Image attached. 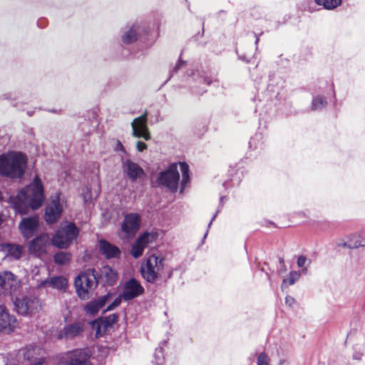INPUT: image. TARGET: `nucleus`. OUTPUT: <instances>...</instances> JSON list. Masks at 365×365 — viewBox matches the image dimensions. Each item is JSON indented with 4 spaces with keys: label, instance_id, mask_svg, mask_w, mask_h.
<instances>
[{
    "label": "nucleus",
    "instance_id": "1",
    "mask_svg": "<svg viewBox=\"0 0 365 365\" xmlns=\"http://www.w3.org/2000/svg\"><path fill=\"white\" fill-rule=\"evenodd\" d=\"M44 200L41 179L36 175L33 182L22 189L16 196L10 197L13 208L19 214H26L30 208L38 209Z\"/></svg>",
    "mask_w": 365,
    "mask_h": 365
},
{
    "label": "nucleus",
    "instance_id": "2",
    "mask_svg": "<svg viewBox=\"0 0 365 365\" xmlns=\"http://www.w3.org/2000/svg\"><path fill=\"white\" fill-rule=\"evenodd\" d=\"M27 163L25 155L9 152L0 155V175L10 178H20L24 173Z\"/></svg>",
    "mask_w": 365,
    "mask_h": 365
},
{
    "label": "nucleus",
    "instance_id": "3",
    "mask_svg": "<svg viewBox=\"0 0 365 365\" xmlns=\"http://www.w3.org/2000/svg\"><path fill=\"white\" fill-rule=\"evenodd\" d=\"M74 283L78 296L82 299H88L90 292L96 289L98 283L95 269H89L81 273Z\"/></svg>",
    "mask_w": 365,
    "mask_h": 365
},
{
    "label": "nucleus",
    "instance_id": "4",
    "mask_svg": "<svg viewBox=\"0 0 365 365\" xmlns=\"http://www.w3.org/2000/svg\"><path fill=\"white\" fill-rule=\"evenodd\" d=\"M78 233L79 230L74 223L66 222L56 231L51 239V243L61 249L67 248L77 238Z\"/></svg>",
    "mask_w": 365,
    "mask_h": 365
},
{
    "label": "nucleus",
    "instance_id": "5",
    "mask_svg": "<svg viewBox=\"0 0 365 365\" xmlns=\"http://www.w3.org/2000/svg\"><path fill=\"white\" fill-rule=\"evenodd\" d=\"M163 269V262L161 258L156 255H150L143 263L140 272L143 277L148 282H154L160 276Z\"/></svg>",
    "mask_w": 365,
    "mask_h": 365
},
{
    "label": "nucleus",
    "instance_id": "6",
    "mask_svg": "<svg viewBox=\"0 0 365 365\" xmlns=\"http://www.w3.org/2000/svg\"><path fill=\"white\" fill-rule=\"evenodd\" d=\"M21 280L10 271L0 272V289L11 297L15 296L20 292Z\"/></svg>",
    "mask_w": 365,
    "mask_h": 365
},
{
    "label": "nucleus",
    "instance_id": "7",
    "mask_svg": "<svg viewBox=\"0 0 365 365\" xmlns=\"http://www.w3.org/2000/svg\"><path fill=\"white\" fill-rule=\"evenodd\" d=\"M179 179L178 165L176 163H173L169 166L166 171L161 173L159 182L168 187L171 192H175L178 189Z\"/></svg>",
    "mask_w": 365,
    "mask_h": 365
},
{
    "label": "nucleus",
    "instance_id": "8",
    "mask_svg": "<svg viewBox=\"0 0 365 365\" xmlns=\"http://www.w3.org/2000/svg\"><path fill=\"white\" fill-rule=\"evenodd\" d=\"M63 212V205L61 202V195L56 193L52 197L51 202L46 207L45 220L47 223H55L61 217Z\"/></svg>",
    "mask_w": 365,
    "mask_h": 365
},
{
    "label": "nucleus",
    "instance_id": "9",
    "mask_svg": "<svg viewBox=\"0 0 365 365\" xmlns=\"http://www.w3.org/2000/svg\"><path fill=\"white\" fill-rule=\"evenodd\" d=\"M147 123V112H145L141 116L135 118L131 123L133 136L136 138H143L145 140H149L151 138V136Z\"/></svg>",
    "mask_w": 365,
    "mask_h": 365
},
{
    "label": "nucleus",
    "instance_id": "10",
    "mask_svg": "<svg viewBox=\"0 0 365 365\" xmlns=\"http://www.w3.org/2000/svg\"><path fill=\"white\" fill-rule=\"evenodd\" d=\"M155 233L144 232L140 235L132 246L131 255L134 258L142 256L143 251L148 245L156 239Z\"/></svg>",
    "mask_w": 365,
    "mask_h": 365
},
{
    "label": "nucleus",
    "instance_id": "11",
    "mask_svg": "<svg viewBox=\"0 0 365 365\" xmlns=\"http://www.w3.org/2000/svg\"><path fill=\"white\" fill-rule=\"evenodd\" d=\"M144 292V288L135 279H130L124 283L121 297L125 301L138 297Z\"/></svg>",
    "mask_w": 365,
    "mask_h": 365
},
{
    "label": "nucleus",
    "instance_id": "12",
    "mask_svg": "<svg viewBox=\"0 0 365 365\" xmlns=\"http://www.w3.org/2000/svg\"><path fill=\"white\" fill-rule=\"evenodd\" d=\"M140 217L137 213H130L125 216L121 230L126 237L135 235L140 228Z\"/></svg>",
    "mask_w": 365,
    "mask_h": 365
},
{
    "label": "nucleus",
    "instance_id": "13",
    "mask_svg": "<svg viewBox=\"0 0 365 365\" xmlns=\"http://www.w3.org/2000/svg\"><path fill=\"white\" fill-rule=\"evenodd\" d=\"M38 218L36 216L23 218L19 223V228L26 239L31 237L38 227Z\"/></svg>",
    "mask_w": 365,
    "mask_h": 365
},
{
    "label": "nucleus",
    "instance_id": "14",
    "mask_svg": "<svg viewBox=\"0 0 365 365\" xmlns=\"http://www.w3.org/2000/svg\"><path fill=\"white\" fill-rule=\"evenodd\" d=\"M16 312L23 316L33 312L38 307V302L36 299H29L24 297L16 299L14 301Z\"/></svg>",
    "mask_w": 365,
    "mask_h": 365
},
{
    "label": "nucleus",
    "instance_id": "15",
    "mask_svg": "<svg viewBox=\"0 0 365 365\" xmlns=\"http://www.w3.org/2000/svg\"><path fill=\"white\" fill-rule=\"evenodd\" d=\"M49 236L48 234H41L34 238L29 244V251L30 253L36 255H40L46 252V248L48 244Z\"/></svg>",
    "mask_w": 365,
    "mask_h": 365
},
{
    "label": "nucleus",
    "instance_id": "16",
    "mask_svg": "<svg viewBox=\"0 0 365 365\" xmlns=\"http://www.w3.org/2000/svg\"><path fill=\"white\" fill-rule=\"evenodd\" d=\"M123 170L127 176L135 181L144 175L143 170L135 163L127 160L123 163Z\"/></svg>",
    "mask_w": 365,
    "mask_h": 365
},
{
    "label": "nucleus",
    "instance_id": "17",
    "mask_svg": "<svg viewBox=\"0 0 365 365\" xmlns=\"http://www.w3.org/2000/svg\"><path fill=\"white\" fill-rule=\"evenodd\" d=\"M115 321H89L90 328L95 331L96 337L102 336L110 330Z\"/></svg>",
    "mask_w": 365,
    "mask_h": 365
},
{
    "label": "nucleus",
    "instance_id": "18",
    "mask_svg": "<svg viewBox=\"0 0 365 365\" xmlns=\"http://www.w3.org/2000/svg\"><path fill=\"white\" fill-rule=\"evenodd\" d=\"M99 249L101 252L108 259L117 258L120 255V251L118 247L104 240L99 241Z\"/></svg>",
    "mask_w": 365,
    "mask_h": 365
},
{
    "label": "nucleus",
    "instance_id": "19",
    "mask_svg": "<svg viewBox=\"0 0 365 365\" xmlns=\"http://www.w3.org/2000/svg\"><path fill=\"white\" fill-rule=\"evenodd\" d=\"M82 331V325L79 322L66 326L63 330L56 334L58 339L72 338L77 336Z\"/></svg>",
    "mask_w": 365,
    "mask_h": 365
},
{
    "label": "nucleus",
    "instance_id": "20",
    "mask_svg": "<svg viewBox=\"0 0 365 365\" xmlns=\"http://www.w3.org/2000/svg\"><path fill=\"white\" fill-rule=\"evenodd\" d=\"M68 365H91L88 356L82 350H76L68 354Z\"/></svg>",
    "mask_w": 365,
    "mask_h": 365
},
{
    "label": "nucleus",
    "instance_id": "21",
    "mask_svg": "<svg viewBox=\"0 0 365 365\" xmlns=\"http://www.w3.org/2000/svg\"><path fill=\"white\" fill-rule=\"evenodd\" d=\"M102 280L107 285H113L118 280V273L109 266H104L101 271Z\"/></svg>",
    "mask_w": 365,
    "mask_h": 365
},
{
    "label": "nucleus",
    "instance_id": "22",
    "mask_svg": "<svg viewBox=\"0 0 365 365\" xmlns=\"http://www.w3.org/2000/svg\"><path fill=\"white\" fill-rule=\"evenodd\" d=\"M2 247L7 252V256L14 259H19L23 255L24 247L20 245L6 243L2 245Z\"/></svg>",
    "mask_w": 365,
    "mask_h": 365
},
{
    "label": "nucleus",
    "instance_id": "23",
    "mask_svg": "<svg viewBox=\"0 0 365 365\" xmlns=\"http://www.w3.org/2000/svg\"><path fill=\"white\" fill-rule=\"evenodd\" d=\"M108 297V296L106 295L97 300L89 302L86 307V312L92 316L95 315L101 308L104 307L107 302Z\"/></svg>",
    "mask_w": 365,
    "mask_h": 365
},
{
    "label": "nucleus",
    "instance_id": "24",
    "mask_svg": "<svg viewBox=\"0 0 365 365\" xmlns=\"http://www.w3.org/2000/svg\"><path fill=\"white\" fill-rule=\"evenodd\" d=\"M42 284H48L53 288L64 290L67 287L68 281L63 277H53L48 280L43 281Z\"/></svg>",
    "mask_w": 365,
    "mask_h": 365
},
{
    "label": "nucleus",
    "instance_id": "25",
    "mask_svg": "<svg viewBox=\"0 0 365 365\" xmlns=\"http://www.w3.org/2000/svg\"><path fill=\"white\" fill-rule=\"evenodd\" d=\"M354 237H360L361 240H353L352 239H349L344 245L350 249H356L359 247L365 246V230L361 231L358 234H355Z\"/></svg>",
    "mask_w": 365,
    "mask_h": 365
},
{
    "label": "nucleus",
    "instance_id": "26",
    "mask_svg": "<svg viewBox=\"0 0 365 365\" xmlns=\"http://www.w3.org/2000/svg\"><path fill=\"white\" fill-rule=\"evenodd\" d=\"M319 5L323 6L326 9H333L341 4V0H314Z\"/></svg>",
    "mask_w": 365,
    "mask_h": 365
},
{
    "label": "nucleus",
    "instance_id": "27",
    "mask_svg": "<svg viewBox=\"0 0 365 365\" xmlns=\"http://www.w3.org/2000/svg\"><path fill=\"white\" fill-rule=\"evenodd\" d=\"M180 167L182 172V189H184L189 182V166L185 163H180Z\"/></svg>",
    "mask_w": 365,
    "mask_h": 365
},
{
    "label": "nucleus",
    "instance_id": "28",
    "mask_svg": "<svg viewBox=\"0 0 365 365\" xmlns=\"http://www.w3.org/2000/svg\"><path fill=\"white\" fill-rule=\"evenodd\" d=\"M71 260V255L67 252H59L54 255V261L58 264H65Z\"/></svg>",
    "mask_w": 365,
    "mask_h": 365
},
{
    "label": "nucleus",
    "instance_id": "29",
    "mask_svg": "<svg viewBox=\"0 0 365 365\" xmlns=\"http://www.w3.org/2000/svg\"><path fill=\"white\" fill-rule=\"evenodd\" d=\"M137 28L133 26L125 35L123 36V41L125 43H130L135 41L137 38Z\"/></svg>",
    "mask_w": 365,
    "mask_h": 365
},
{
    "label": "nucleus",
    "instance_id": "30",
    "mask_svg": "<svg viewBox=\"0 0 365 365\" xmlns=\"http://www.w3.org/2000/svg\"><path fill=\"white\" fill-rule=\"evenodd\" d=\"M17 321H0V332L10 333L14 329Z\"/></svg>",
    "mask_w": 365,
    "mask_h": 365
},
{
    "label": "nucleus",
    "instance_id": "31",
    "mask_svg": "<svg viewBox=\"0 0 365 365\" xmlns=\"http://www.w3.org/2000/svg\"><path fill=\"white\" fill-rule=\"evenodd\" d=\"M324 101L321 97H316L314 98L312 102V107L314 110H317L323 107L324 105Z\"/></svg>",
    "mask_w": 365,
    "mask_h": 365
},
{
    "label": "nucleus",
    "instance_id": "32",
    "mask_svg": "<svg viewBox=\"0 0 365 365\" xmlns=\"http://www.w3.org/2000/svg\"><path fill=\"white\" fill-rule=\"evenodd\" d=\"M269 361L267 355L264 353H262L257 360V365H268Z\"/></svg>",
    "mask_w": 365,
    "mask_h": 365
},
{
    "label": "nucleus",
    "instance_id": "33",
    "mask_svg": "<svg viewBox=\"0 0 365 365\" xmlns=\"http://www.w3.org/2000/svg\"><path fill=\"white\" fill-rule=\"evenodd\" d=\"M9 312L4 305H0V319H6L9 318Z\"/></svg>",
    "mask_w": 365,
    "mask_h": 365
},
{
    "label": "nucleus",
    "instance_id": "34",
    "mask_svg": "<svg viewBox=\"0 0 365 365\" xmlns=\"http://www.w3.org/2000/svg\"><path fill=\"white\" fill-rule=\"evenodd\" d=\"M122 298L123 297H121V295L119 297H117L113 301V302L108 307V309H113L115 307H118L120 304Z\"/></svg>",
    "mask_w": 365,
    "mask_h": 365
},
{
    "label": "nucleus",
    "instance_id": "35",
    "mask_svg": "<svg viewBox=\"0 0 365 365\" xmlns=\"http://www.w3.org/2000/svg\"><path fill=\"white\" fill-rule=\"evenodd\" d=\"M306 262H307V258L304 256L301 255L298 257L297 264L299 267H303L304 266Z\"/></svg>",
    "mask_w": 365,
    "mask_h": 365
},
{
    "label": "nucleus",
    "instance_id": "36",
    "mask_svg": "<svg viewBox=\"0 0 365 365\" xmlns=\"http://www.w3.org/2000/svg\"><path fill=\"white\" fill-rule=\"evenodd\" d=\"M137 149L138 151L142 152L143 150L147 149V145L141 141H138L137 143Z\"/></svg>",
    "mask_w": 365,
    "mask_h": 365
},
{
    "label": "nucleus",
    "instance_id": "37",
    "mask_svg": "<svg viewBox=\"0 0 365 365\" xmlns=\"http://www.w3.org/2000/svg\"><path fill=\"white\" fill-rule=\"evenodd\" d=\"M285 302L288 306L291 307L294 304L295 300L292 297L287 296L285 298Z\"/></svg>",
    "mask_w": 365,
    "mask_h": 365
},
{
    "label": "nucleus",
    "instance_id": "38",
    "mask_svg": "<svg viewBox=\"0 0 365 365\" xmlns=\"http://www.w3.org/2000/svg\"><path fill=\"white\" fill-rule=\"evenodd\" d=\"M98 319L101 320L103 319L102 317H100ZM105 319H116V316L115 314H113L112 316H110L109 317L106 318Z\"/></svg>",
    "mask_w": 365,
    "mask_h": 365
},
{
    "label": "nucleus",
    "instance_id": "39",
    "mask_svg": "<svg viewBox=\"0 0 365 365\" xmlns=\"http://www.w3.org/2000/svg\"><path fill=\"white\" fill-rule=\"evenodd\" d=\"M33 351H34V354H37V355L40 354V349L38 348L34 349Z\"/></svg>",
    "mask_w": 365,
    "mask_h": 365
},
{
    "label": "nucleus",
    "instance_id": "40",
    "mask_svg": "<svg viewBox=\"0 0 365 365\" xmlns=\"http://www.w3.org/2000/svg\"><path fill=\"white\" fill-rule=\"evenodd\" d=\"M349 239H352L353 240H361V238H360V237H354V235H352V236H351V237H349Z\"/></svg>",
    "mask_w": 365,
    "mask_h": 365
},
{
    "label": "nucleus",
    "instance_id": "41",
    "mask_svg": "<svg viewBox=\"0 0 365 365\" xmlns=\"http://www.w3.org/2000/svg\"><path fill=\"white\" fill-rule=\"evenodd\" d=\"M24 355H25V356H26L28 359H29V358H30V356H34L33 354H30V353H29V351H28V353L26 354H26H24Z\"/></svg>",
    "mask_w": 365,
    "mask_h": 365
},
{
    "label": "nucleus",
    "instance_id": "42",
    "mask_svg": "<svg viewBox=\"0 0 365 365\" xmlns=\"http://www.w3.org/2000/svg\"><path fill=\"white\" fill-rule=\"evenodd\" d=\"M2 222H3L2 215H0V225H1Z\"/></svg>",
    "mask_w": 365,
    "mask_h": 365
},
{
    "label": "nucleus",
    "instance_id": "43",
    "mask_svg": "<svg viewBox=\"0 0 365 365\" xmlns=\"http://www.w3.org/2000/svg\"><path fill=\"white\" fill-rule=\"evenodd\" d=\"M158 353H161V349H160V350L156 349L155 354H157Z\"/></svg>",
    "mask_w": 365,
    "mask_h": 365
},
{
    "label": "nucleus",
    "instance_id": "44",
    "mask_svg": "<svg viewBox=\"0 0 365 365\" xmlns=\"http://www.w3.org/2000/svg\"><path fill=\"white\" fill-rule=\"evenodd\" d=\"M3 199V197H2V193L0 191V201Z\"/></svg>",
    "mask_w": 365,
    "mask_h": 365
},
{
    "label": "nucleus",
    "instance_id": "45",
    "mask_svg": "<svg viewBox=\"0 0 365 365\" xmlns=\"http://www.w3.org/2000/svg\"><path fill=\"white\" fill-rule=\"evenodd\" d=\"M293 283H294V280H291L290 284H293Z\"/></svg>",
    "mask_w": 365,
    "mask_h": 365
}]
</instances>
